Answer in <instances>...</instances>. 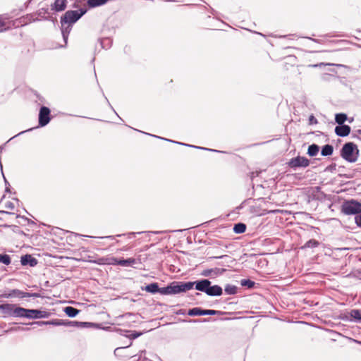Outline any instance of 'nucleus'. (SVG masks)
I'll list each match as a JSON object with an SVG mask.
<instances>
[{"label":"nucleus","mask_w":361,"mask_h":361,"mask_svg":"<svg viewBox=\"0 0 361 361\" xmlns=\"http://www.w3.org/2000/svg\"><path fill=\"white\" fill-rule=\"evenodd\" d=\"M5 207L6 209H11V210H13L14 209V204L13 203H12L11 202H7L6 204H5Z\"/></svg>","instance_id":"obj_39"},{"label":"nucleus","mask_w":361,"mask_h":361,"mask_svg":"<svg viewBox=\"0 0 361 361\" xmlns=\"http://www.w3.org/2000/svg\"><path fill=\"white\" fill-rule=\"evenodd\" d=\"M319 245V242L316 240L311 239L305 244V247H316Z\"/></svg>","instance_id":"obj_31"},{"label":"nucleus","mask_w":361,"mask_h":361,"mask_svg":"<svg viewBox=\"0 0 361 361\" xmlns=\"http://www.w3.org/2000/svg\"><path fill=\"white\" fill-rule=\"evenodd\" d=\"M122 348H117L116 350H115V352H116L117 350L121 349Z\"/></svg>","instance_id":"obj_46"},{"label":"nucleus","mask_w":361,"mask_h":361,"mask_svg":"<svg viewBox=\"0 0 361 361\" xmlns=\"http://www.w3.org/2000/svg\"><path fill=\"white\" fill-rule=\"evenodd\" d=\"M175 142L178 143L179 145L189 146V147H195V148H198V149H205V150H209V151H214V149H208V148H204V147H196V146H194V145H186V144L181 143V142ZM214 152H216V150H214Z\"/></svg>","instance_id":"obj_34"},{"label":"nucleus","mask_w":361,"mask_h":361,"mask_svg":"<svg viewBox=\"0 0 361 361\" xmlns=\"http://www.w3.org/2000/svg\"><path fill=\"white\" fill-rule=\"evenodd\" d=\"M71 24H66L65 26L61 25V33L66 44L67 43V39L71 30Z\"/></svg>","instance_id":"obj_18"},{"label":"nucleus","mask_w":361,"mask_h":361,"mask_svg":"<svg viewBox=\"0 0 361 361\" xmlns=\"http://www.w3.org/2000/svg\"><path fill=\"white\" fill-rule=\"evenodd\" d=\"M33 324H37L38 326L43 325H53V326H66V323L61 319H54L51 321H39L32 323Z\"/></svg>","instance_id":"obj_13"},{"label":"nucleus","mask_w":361,"mask_h":361,"mask_svg":"<svg viewBox=\"0 0 361 361\" xmlns=\"http://www.w3.org/2000/svg\"><path fill=\"white\" fill-rule=\"evenodd\" d=\"M355 221L357 226L361 227V213L355 216Z\"/></svg>","instance_id":"obj_36"},{"label":"nucleus","mask_w":361,"mask_h":361,"mask_svg":"<svg viewBox=\"0 0 361 361\" xmlns=\"http://www.w3.org/2000/svg\"><path fill=\"white\" fill-rule=\"evenodd\" d=\"M212 282L208 279L196 281V290L205 293L209 296H220L223 293V289L218 285L212 286Z\"/></svg>","instance_id":"obj_2"},{"label":"nucleus","mask_w":361,"mask_h":361,"mask_svg":"<svg viewBox=\"0 0 361 361\" xmlns=\"http://www.w3.org/2000/svg\"><path fill=\"white\" fill-rule=\"evenodd\" d=\"M341 157L348 162H356L359 157L357 146L353 142L345 143L341 150Z\"/></svg>","instance_id":"obj_3"},{"label":"nucleus","mask_w":361,"mask_h":361,"mask_svg":"<svg viewBox=\"0 0 361 361\" xmlns=\"http://www.w3.org/2000/svg\"><path fill=\"white\" fill-rule=\"evenodd\" d=\"M136 260L134 258H128L126 259H120L118 262V265L122 267H132Z\"/></svg>","instance_id":"obj_23"},{"label":"nucleus","mask_w":361,"mask_h":361,"mask_svg":"<svg viewBox=\"0 0 361 361\" xmlns=\"http://www.w3.org/2000/svg\"><path fill=\"white\" fill-rule=\"evenodd\" d=\"M121 235H125V234H123V235H117L116 236H117V237H119V236H121Z\"/></svg>","instance_id":"obj_48"},{"label":"nucleus","mask_w":361,"mask_h":361,"mask_svg":"<svg viewBox=\"0 0 361 361\" xmlns=\"http://www.w3.org/2000/svg\"><path fill=\"white\" fill-rule=\"evenodd\" d=\"M347 115L345 114H337L335 116L336 122L340 126L343 125V123L347 120Z\"/></svg>","instance_id":"obj_26"},{"label":"nucleus","mask_w":361,"mask_h":361,"mask_svg":"<svg viewBox=\"0 0 361 361\" xmlns=\"http://www.w3.org/2000/svg\"><path fill=\"white\" fill-rule=\"evenodd\" d=\"M26 131H27V130H25V132H26ZM25 133V131H21L20 133H18V135H20V134H22V133ZM16 136H17V135H15L13 137H16Z\"/></svg>","instance_id":"obj_45"},{"label":"nucleus","mask_w":361,"mask_h":361,"mask_svg":"<svg viewBox=\"0 0 361 361\" xmlns=\"http://www.w3.org/2000/svg\"><path fill=\"white\" fill-rule=\"evenodd\" d=\"M100 44L102 48L107 49L111 45V40L109 38H103L100 39Z\"/></svg>","instance_id":"obj_29"},{"label":"nucleus","mask_w":361,"mask_h":361,"mask_svg":"<svg viewBox=\"0 0 361 361\" xmlns=\"http://www.w3.org/2000/svg\"><path fill=\"white\" fill-rule=\"evenodd\" d=\"M108 0H88L87 4L90 7L94 8L104 4Z\"/></svg>","instance_id":"obj_25"},{"label":"nucleus","mask_w":361,"mask_h":361,"mask_svg":"<svg viewBox=\"0 0 361 361\" xmlns=\"http://www.w3.org/2000/svg\"><path fill=\"white\" fill-rule=\"evenodd\" d=\"M50 312L45 310H28L27 319H42L48 318L50 316Z\"/></svg>","instance_id":"obj_10"},{"label":"nucleus","mask_w":361,"mask_h":361,"mask_svg":"<svg viewBox=\"0 0 361 361\" xmlns=\"http://www.w3.org/2000/svg\"><path fill=\"white\" fill-rule=\"evenodd\" d=\"M194 286L196 287V281L193 282L173 281L166 287L162 288L161 295H175L185 293L192 289Z\"/></svg>","instance_id":"obj_1"},{"label":"nucleus","mask_w":361,"mask_h":361,"mask_svg":"<svg viewBox=\"0 0 361 361\" xmlns=\"http://www.w3.org/2000/svg\"><path fill=\"white\" fill-rule=\"evenodd\" d=\"M101 238H103L104 237H101ZM105 238H110V239H114L115 236L114 235H109V236H106Z\"/></svg>","instance_id":"obj_43"},{"label":"nucleus","mask_w":361,"mask_h":361,"mask_svg":"<svg viewBox=\"0 0 361 361\" xmlns=\"http://www.w3.org/2000/svg\"><path fill=\"white\" fill-rule=\"evenodd\" d=\"M20 262L23 265L29 264L31 267L35 266L37 263V259L35 258L32 257L30 255H26L21 257Z\"/></svg>","instance_id":"obj_16"},{"label":"nucleus","mask_w":361,"mask_h":361,"mask_svg":"<svg viewBox=\"0 0 361 361\" xmlns=\"http://www.w3.org/2000/svg\"><path fill=\"white\" fill-rule=\"evenodd\" d=\"M14 307V304H1L0 305V312L4 315V317L13 316L12 311Z\"/></svg>","instance_id":"obj_14"},{"label":"nucleus","mask_w":361,"mask_h":361,"mask_svg":"<svg viewBox=\"0 0 361 361\" xmlns=\"http://www.w3.org/2000/svg\"><path fill=\"white\" fill-rule=\"evenodd\" d=\"M333 146L331 145H326L322 147L321 154L322 156L326 157L331 155L333 154Z\"/></svg>","instance_id":"obj_22"},{"label":"nucleus","mask_w":361,"mask_h":361,"mask_svg":"<svg viewBox=\"0 0 361 361\" xmlns=\"http://www.w3.org/2000/svg\"><path fill=\"white\" fill-rule=\"evenodd\" d=\"M28 310L20 307H17L14 305L13 310L12 311L13 316L14 317L27 318Z\"/></svg>","instance_id":"obj_11"},{"label":"nucleus","mask_w":361,"mask_h":361,"mask_svg":"<svg viewBox=\"0 0 361 361\" xmlns=\"http://www.w3.org/2000/svg\"><path fill=\"white\" fill-rule=\"evenodd\" d=\"M240 284L243 286H247L249 288H251L254 286L255 282L249 280V279H243L240 281Z\"/></svg>","instance_id":"obj_32"},{"label":"nucleus","mask_w":361,"mask_h":361,"mask_svg":"<svg viewBox=\"0 0 361 361\" xmlns=\"http://www.w3.org/2000/svg\"><path fill=\"white\" fill-rule=\"evenodd\" d=\"M67 0H56L52 6V9L56 11H62L66 8Z\"/></svg>","instance_id":"obj_17"},{"label":"nucleus","mask_w":361,"mask_h":361,"mask_svg":"<svg viewBox=\"0 0 361 361\" xmlns=\"http://www.w3.org/2000/svg\"><path fill=\"white\" fill-rule=\"evenodd\" d=\"M50 121V110L48 107L42 106L39 114V125L42 127L47 126Z\"/></svg>","instance_id":"obj_8"},{"label":"nucleus","mask_w":361,"mask_h":361,"mask_svg":"<svg viewBox=\"0 0 361 361\" xmlns=\"http://www.w3.org/2000/svg\"><path fill=\"white\" fill-rule=\"evenodd\" d=\"M32 20V16H27L26 17L23 18V20L20 22H23V23L26 24L27 23L31 22Z\"/></svg>","instance_id":"obj_37"},{"label":"nucleus","mask_w":361,"mask_h":361,"mask_svg":"<svg viewBox=\"0 0 361 361\" xmlns=\"http://www.w3.org/2000/svg\"><path fill=\"white\" fill-rule=\"evenodd\" d=\"M341 212L346 215L359 214L361 213V203L355 200H345L341 205Z\"/></svg>","instance_id":"obj_5"},{"label":"nucleus","mask_w":361,"mask_h":361,"mask_svg":"<svg viewBox=\"0 0 361 361\" xmlns=\"http://www.w3.org/2000/svg\"><path fill=\"white\" fill-rule=\"evenodd\" d=\"M5 26V22L3 20L1 16H0V32H3L4 30H6Z\"/></svg>","instance_id":"obj_38"},{"label":"nucleus","mask_w":361,"mask_h":361,"mask_svg":"<svg viewBox=\"0 0 361 361\" xmlns=\"http://www.w3.org/2000/svg\"><path fill=\"white\" fill-rule=\"evenodd\" d=\"M246 230V226L245 224H243V223H238V224H236L234 225V227H233V231L235 233H243Z\"/></svg>","instance_id":"obj_24"},{"label":"nucleus","mask_w":361,"mask_h":361,"mask_svg":"<svg viewBox=\"0 0 361 361\" xmlns=\"http://www.w3.org/2000/svg\"><path fill=\"white\" fill-rule=\"evenodd\" d=\"M309 122L310 124H316L317 123V120L313 115H311L309 117Z\"/></svg>","instance_id":"obj_40"},{"label":"nucleus","mask_w":361,"mask_h":361,"mask_svg":"<svg viewBox=\"0 0 361 361\" xmlns=\"http://www.w3.org/2000/svg\"><path fill=\"white\" fill-rule=\"evenodd\" d=\"M0 213H4V214H13V213L8 212H5V211H0Z\"/></svg>","instance_id":"obj_44"},{"label":"nucleus","mask_w":361,"mask_h":361,"mask_svg":"<svg viewBox=\"0 0 361 361\" xmlns=\"http://www.w3.org/2000/svg\"><path fill=\"white\" fill-rule=\"evenodd\" d=\"M319 151V145L316 144H312L309 146L307 149V154L310 157H314L316 156Z\"/></svg>","instance_id":"obj_20"},{"label":"nucleus","mask_w":361,"mask_h":361,"mask_svg":"<svg viewBox=\"0 0 361 361\" xmlns=\"http://www.w3.org/2000/svg\"><path fill=\"white\" fill-rule=\"evenodd\" d=\"M141 233V232H138V233H134V232H131V233H129L127 234L128 238H131L133 237H135L136 234H140Z\"/></svg>","instance_id":"obj_42"},{"label":"nucleus","mask_w":361,"mask_h":361,"mask_svg":"<svg viewBox=\"0 0 361 361\" xmlns=\"http://www.w3.org/2000/svg\"><path fill=\"white\" fill-rule=\"evenodd\" d=\"M66 326H75L78 328H85V327L90 326V323H89V322H76V321L68 322H66Z\"/></svg>","instance_id":"obj_19"},{"label":"nucleus","mask_w":361,"mask_h":361,"mask_svg":"<svg viewBox=\"0 0 361 361\" xmlns=\"http://www.w3.org/2000/svg\"><path fill=\"white\" fill-rule=\"evenodd\" d=\"M350 133V127L348 125H340L335 128V133L340 137L348 136Z\"/></svg>","instance_id":"obj_12"},{"label":"nucleus","mask_w":361,"mask_h":361,"mask_svg":"<svg viewBox=\"0 0 361 361\" xmlns=\"http://www.w3.org/2000/svg\"><path fill=\"white\" fill-rule=\"evenodd\" d=\"M0 262L8 265L11 263V257L8 255H0Z\"/></svg>","instance_id":"obj_30"},{"label":"nucleus","mask_w":361,"mask_h":361,"mask_svg":"<svg viewBox=\"0 0 361 361\" xmlns=\"http://www.w3.org/2000/svg\"><path fill=\"white\" fill-rule=\"evenodd\" d=\"M120 259H118L115 257H111L109 259V262H106L109 264H113V265H118V262Z\"/></svg>","instance_id":"obj_35"},{"label":"nucleus","mask_w":361,"mask_h":361,"mask_svg":"<svg viewBox=\"0 0 361 361\" xmlns=\"http://www.w3.org/2000/svg\"><path fill=\"white\" fill-rule=\"evenodd\" d=\"M165 140H167V139H165ZM168 141L173 142L171 140H168Z\"/></svg>","instance_id":"obj_49"},{"label":"nucleus","mask_w":361,"mask_h":361,"mask_svg":"<svg viewBox=\"0 0 361 361\" xmlns=\"http://www.w3.org/2000/svg\"><path fill=\"white\" fill-rule=\"evenodd\" d=\"M142 290L153 294L157 293L161 294L162 288H159L157 283H152L146 286Z\"/></svg>","instance_id":"obj_15"},{"label":"nucleus","mask_w":361,"mask_h":361,"mask_svg":"<svg viewBox=\"0 0 361 361\" xmlns=\"http://www.w3.org/2000/svg\"><path fill=\"white\" fill-rule=\"evenodd\" d=\"M142 335V332H137L135 331H130V333L127 335L126 336L129 338L130 339H135Z\"/></svg>","instance_id":"obj_33"},{"label":"nucleus","mask_w":361,"mask_h":361,"mask_svg":"<svg viewBox=\"0 0 361 361\" xmlns=\"http://www.w3.org/2000/svg\"><path fill=\"white\" fill-rule=\"evenodd\" d=\"M212 272H213L212 269H207L202 272V275L204 276H209L211 275Z\"/></svg>","instance_id":"obj_41"},{"label":"nucleus","mask_w":361,"mask_h":361,"mask_svg":"<svg viewBox=\"0 0 361 361\" xmlns=\"http://www.w3.org/2000/svg\"><path fill=\"white\" fill-rule=\"evenodd\" d=\"M86 13L85 9H79L76 11H68L61 18V24L65 26L66 24H73L80 19Z\"/></svg>","instance_id":"obj_4"},{"label":"nucleus","mask_w":361,"mask_h":361,"mask_svg":"<svg viewBox=\"0 0 361 361\" xmlns=\"http://www.w3.org/2000/svg\"><path fill=\"white\" fill-rule=\"evenodd\" d=\"M219 312L214 310H202L199 307H195L189 310L188 315L190 316H200V315H215Z\"/></svg>","instance_id":"obj_9"},{"label":"nucleus","mask_w":361,"mask_h":361,"mask_svg":"<svg viewBox=\"0 0 361 361\" xmlns=\"http://www.w3.org/2000/svg\"><path fill=\"white\" fill-rule=\"evenodd\" d=\"M224 290L228 295H235L237 293V287L233 285L228 284L226 286Z\"/></svg>","instance_id":"obj_28"},{"label":"nucleus","mask_w":361,"mask_h":361,"mask_svg":"<svg viewBox=\"0 0 361 361\" xmlns=\"http://www.w3.org/2000/svg\"><path fill=\"white\" fill-rule=\"evenodd\" d=\"M357 132H358V133H359L360 135H361V128H360V130H358V131H357Z\"/></svg>","instance_id":"obj_47"},{"label":"nucleus","mask_w":361,"mask_h":361,"mask_svg":"<svg viewBox=\"0 0 361 361\" xmlns=\"http://www.w3.org/2000/svg\"><path fill=\"white\" fill-rule=\"evenodd\" d=\"M64 312L70 317H75L78 313L79 310L75 307L68 306L64 308Z\"/></svg>","instance_id":"obj_21"},{"label":"nucleus","mask_w":361,"mask_h":361,"mask_svg":"<svg viewBox=\"0 0 361 361\" xmlns=\"http://www.w3.org/2000/svg\"><path fill=\"white\" fill-rule=\"evenodd\" d=\"M350 316L355 321L361 322V311L360 310H352L350 312Z\"/></svg>","instance_id":"obj_27"},{"label":"nucleus","mask_w":361,"mask_h":361,"mask_svg":"<svg viewBox=\"0 0 361 361\" xmlns=\"http://www.w3.org/2000/svg\"><path fill=\"white\" fill-rule=\"evenodd\" d=\"M288 165L291 169H297L300 167L306 168L310 165V161L304 157L298 156L297 157L291 159Z\"/></svg>","instance_id":"obj_7"},{"label":"nucleus","mask_w":361,"mask_h":361,"mask_svg":"<svg viewBox=\"0 0 361 361\" xmlns=\"http://www.w3.org/2000/svg\"><path fill=\"white\" fill-rule=\"evenodd\" d=\"M4 298H39L40 294L37 293H27L24 292L18 289H13L9 291L8 293H6L4 295Z\"/></svg>","instance_id":"obj_6"}]
</instances>
